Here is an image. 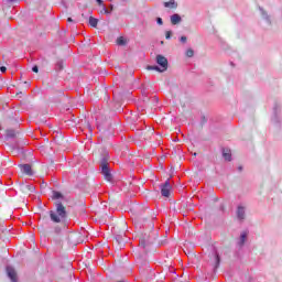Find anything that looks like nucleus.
I'll use <instances>...</instances> for the list:
<instances>
[{
	"mask_svg": "<svg viewBox=\"0 0 282 282\" xmlns=\"http://www.w3.org/2000/svg\"><path fill=\"white\" fill-rule=\"evenodd\" d=\"M161 45H164V42H163V41L161 42Z\"/></svg>",
	"mask_w": 282,
	"mask_h": 282,
	"instance_id": "2f4dec72",
	"label": "nucleus"
},
{
	"mask_svg": "<svg viewBox=\"0 0 282 282\" xmlns=\"http://www.w3.org/2000/svg\"><path fill=\"white\" fill-rule=\"evenodd\" d=\"M156 23H158L159 25H164V22L162 21V18H158V19H156Z\"/></svg>",
	"mask_w": 282,
	"mask_h": 282,
	"instance_id": "aec40b11",
	"label": "nucleus"
},
{
	"mask_svg": "<svg viewBox=\"0 0 282 282\" xmlns=\"http://www.w3.org/2000/svg\"><path fill=\"white\" fill-rule=\"evenodd\" d=\"M171 34H173V32L166 31V33H165V39H171Z\"/></svg>",
	"mask_w": 282,
	"mask_h": 282,
	"instance_id": "4be33fe9",
	"label": "nucleus"
},
{
	"mask_svg": "<svg viewBox=\"0 0 282 282\" xmlns=\"http://www.w3.org/2000/svg\"><path fill=\"white\" fill-rule=\"evenodd\" d=\"M89 24L91 25V28H98V19L90 17Z\"/></svg>",
	"mask_w": 282,
	"mask_h": 282,
	"instance_id": "ddd939ff",
	"label": "nucleus"
},
{
	"mask_svg": "<svg viewBox=\"0 0 282 282\" xmlns=\"http://www.w3.org/2000/svg\"><path fill=\"white\" fill-rule=\"evenodd\" d=\"M109 11H110V12H113V4H110V6H109Z\"/></svg>",
	"mask_w": 282,
	"mask_h": 282,
	"instance_id": "a878e982",
	"label": "nucleus"
},
{
	"mask_svg": "<svg viewBox=\"0 0 282 282\" xmlns=\"http://www.w3.org/2000/svg\"><path fill=\"white\" fill-rule=\"evenodd\" d=\"M186 56H187L188 58H193V56H195V51H193V48H188V50L186 51Z\"/></svg>",
	"mask_w": 282,
	"mask_h": 282,
	"instance_id": "4468645a",
	"label": "nucleus"
},
{
	"mask_svg": "<svg viewBox=\"0 0 282 282\" xmlns=\"http://www.w3.org/2000/svg\"><path fill=\"white\" fill-rule=\"evenodd\" d=\"M100 169L105 180H107V182H111V180H113V176L111 175V170L109 169V163L107 162V158L102 159L100 163Z\"/></svg>",
	"mask_w": 282,
	"mask_h": 282,
	"instance_id": "7ed1b4c3",
	"label": "nucleus"
},
{
	"mask_svg": "<svg viewBox=\"0 0 282 282\" xmlns=\"http://www.w3.org/2000/svg\"><path fill=\"white\" fill-rule=\"evenodd\" d=\"M164 8H171L172 10H175V8H177V2H175V0L164 2Z\"/></svg>",
	"mask_w": 282,
	"mask_h": 282,
	"instance_id": "f8f14e48",
	"label": "nucleus"
},
{
	"mask_svg": "<svg viewBox=\"0 0 282 282\" xmlns=\"http://www.w3.org/2000/svg\"><path fill=\"white\" fill-rule=\"evenodd\" d=\"M0 72H1L2 74H6V72H8V68H7L6 66H1V67H0Z\"/></svg>",
	"mask_w": 282,
	"mask_h": 282,
	"instance_id": "412c9836",
	"label": "nucleus"
},
{
	"mask_svg": "<svg viewBox=\"0 0 282 282\" xmlns=\"http://www.w3.org/2000/svg\"><path fill=\"white\" fill-rule=\"evenodd\" d=\"M14 135H17V132H14V130H8L7 131V137L8 138H14Z\"/></svg>",
	"mask_w": 282,
	"mask_h": 282,
	"instance_id": "f3484780",
	"label": "nucleus"
},
{
	"mask_svg": "<svg viewBox=\"0 0 282 282\" xmlns=\"http://www.w3.org/2000/svg\"><path fill=\"white\" fill-rule=\"evenodd\" d=\"M210 261L214 263V270H217L219 268V263H221V258L219 257V252L217 250H213L210 253Z\"/></svg>",
	"mask_w": 282,
	"mask_h": 282,
	"instance_id": "20e7f679",
	"label": "nucleus"
},
{
	"mask_svg": "<svg viewBox=\"0 0 282 282\" xmlns=\"http://www.w3.org/2000/svg\"><path fill=\"white\" fill-rule=\"evenodd\" d=\"M238 171H243V167H242V166H239V167H238Z\"/></svg>",
	"mask_w": 282,
	"mask_h": 282,
	"instance_id": "c756f323",
	"label": "nucleus"
},
{
	"mask_svg": "<svg viewBox=\"0 0 282 282\" xmlns=\"http://www.w3.org/2000/svg\"><path fill=\"white\" fill-rule=\"evenodd\" d=\"M156 63L159 66H148V69L150 70H155V72H166V69H169V59H166V57H164V55H156Z\"/></svg>",
	"mask_w": 282,
	"mask_h": 282,
	"instance_id": "f03ea898",
	"label": "nucleus"
},
{
	"mask_svg": "<svg viewBox=\"0 0 282 282\" xmlns=\"http://www.w3.org/2000/svg\"><path fill=\"white\" fill-rule=\"evenodd\" d=\"M117 45H127V41L124 40V37H119L117 40Z\"/></svg>",
	"mask_w": 282,
	"mask_h": 282,
	"instance_id": "2eb2a0df",
	"label": "nucleus"
},
{
	"mask_svg": "<svg viewBox=\"0 0 282 282\" xmlns=\"http://www.w3.org/2000/svg\"><path fill=\"white\" fill-rule=\"evenodd\" d=\"M56 69H58V72H61V69H63V62H57Z\"/></svg>",
	"mask_w": 282,
	"mask_h": 282,
	"instance_id": "a211bd4d",
	"label": "nucleus"
},
{
	"mask_svg": "<svg viewBox=\"0 0 282 282\" xmlns=\"http://www.w3.org/2000/svg\"><path fill=\"white\" fill-rule=\"evenodd\" d=\"M96 1H97L98 6H104L102 0H96Z\"/></svg>",
	"mask_w": 282,
	"mask_h": 282,
	"instance_id": "bb28decb",
	"label": "nucleus"
},
{
	"mask_svg": "<svg viewBox=\"0 0 282 282\" xmlns=\"http://www.w3.org/2000/svg\"><path fill=\"white\" fill-rule=\"evenodd\" d=\"M223 158H225L227 162H230V160H232V154L230 153L229 149H223Z\"/></svg>",
	"mask_w": 282,
	"mask_h": 282,
	"instance_id": "9b49d317",
	"label": "nucleus"
},
{
	"mask_svg": "<svg viewBox=\"0 0 282 282\" xmlns=\"http://www.w3.org/2000/svg\"><path fill=\"white\" fill-rule=\"evenodd\" d=\"M9 1V3H17V1H19V0H8Z\"/></svg>",
	"mask_w": 282,
	"mask_h": 282,
	"instance_id": "c85d7f7f",
	"label": "nucleus"
},
{
	"mask_svg": "<svg viewBox=\"0 0 282 282\" xmlns=\"http://www.w3.org/2000/svg\"><path fill=\"white\" fill-rule=\"evenodd\" d=\"M171 182H169V180L161 185V195L163 197H170L171 196Z\"/></svg>",
	"mask_w": 282,
	"mask_h": 282,
	"instance_id": "39448f33",
	"label": "nucleus"
},
{
	"mask_svg": "<svg viewBox=\"0 0 282 282\" xmlns=\"http://www.w3.org/2000/svg\"><path fill=\"white\" fill-rule=\"evenodd\" d=\"M246 241H248V231H242L238 240L239 248H243Z\"/></svg>",
	"mask_w": 282,
	"mask_h": 282,
	"instance_id": "0eeeda50",
	"label": "nucleus"
},
{
	"mask_svg": "<svg viewBox=\"0 0 282 282\" xmlns=\"http://www.w3.org/2000/svg\"><path fill=\"white\" fill-rule=\"evenodd\" d=\"M67 21L72 23L73 20H72V18H68Z\"/></svg>",
	"mask_w": 282,
	"mask_h": 282,
	"instance_id": "7c9ffc66",
	"label": "nucleus"
},
{
	"mask_svg": "<svg viewBox=\"0 0 282 282\" xmlns=\"http://www.w3.org/2000/svg\"><path fill=\"white\" fill-rule=\"evenodd\" d=\"M100 14H105V4H102V10L100 11Z\"/></svg>",
	"mask_w": 282,
	"mask_h": 282,
	"instance_id": "cd10ccee",
	"label": "nucleus"
},
{
	"mask_svg": "<svg viewBox=\"0 0 282 282\" xmlns=\"http://www.w3.org/2000/svg\"><path fill=\"white\" fill-rule=\"evenodd\" d=\"M140 246H142V248H147V243L144 242V240H140Z\"/></svg>",
	"mask_w": 282,
	"mask_h": 282,
	"instance_id": "b1692460",
	"label": "nucleus"
},
{
	"mask_svg": "<svg viewBox=\"0 0 282 282\" xmlns=\"http://www.w3.org/2000/svg\"><path fill=\"white\" fill-rule=\"evenodd\" d=\"M170 21H171L172 25H177V24L182 23V17H180V14H177V13H174L171 15Z\"/></svg>",
	"mask_w": 282,
	"mask_h": 282,
	"instance_id": "1a4fd4ad",
	"label": "nucleus"
},
{
	"mask_svg": "<svg viewBox=\"0 0 282 282\" xmlns=\"http://www.w3.org/2000/svg\"><path fill=\"white\" fill-rule=\"evenodd\" d=\"M50 217L54 224H62V221L67 219V210L65 209V206H63V203H56V210H51Z\"/></svg>",
	"mask_w": 282,
	"mask_h": 282,
	"instance_id": "f257e3e1",
	"label": "nucleus"
},
{
	"mask_svg": "<svg viewBox=\"0 0 282 282\" xmlns=\"http://www.w3.org/2000/svg\"><path fill=\"white\" fill-rule=\"evenodd\" d=\"M104 14H111V11L104 6Z\"/></svg>",
	"mask_w": 282,
	"mask_h": 282,
	"instance_id": "6ab92c4d",
	"label": "nucleus"
},
{
	"mask_svg": "<svg viewBox=\"0 0 282 282\" xmlns=\"http://www.w3.org/2000/svg\"><path fill=\"white\" fill-rule=\"evenodd\" d=\"M7 274L11 282H19V278L17 276V271L12 267H7Z\"/></svg>",
	"mask_w": 282,
	"mask_h": 282,
	"instance_id": "423d86ee",
	"label": "nucleus"
},
{
	"mask_svg": "<svg viewBox=\"0 0 282 282\" xmlns=\"http://www.w3.org/2000/svg\"><path fill=\"white\" fill-rule=\"evenodd\" d=\"M237 217L238 219H240V221H243V219H246V208L243 206H238Z\"/></svg>",
	"mask_w": 282,
	"mask_h": 282,
	"instance_id": "6e6552de",
	"label": "nucleus"
},
{
	"mask_svg": "<svg viewBox=\"0 0 282 282\" xmlns=\"http://www.w3.org/2000/svg\"><path fill=\"white\" fill-rule=\"evenodd\" d=\"M63 197V194L61 192H53V199H61Z\"/></svg>",
	"mask_w": 282,
	"mask_h": 282,
	"instance_id": "dca6fc26",
	"label": "nucleus"
},
{
	"mask_svg": "<svg viewBox=\"0 0 282 282\" xmlns=\"http://www.w3.org/2000/svg\"><path fill=\"white\" fill-rule=\"evenodd\" d=\"M181 43H186V36H181Z\"/></svg>",
	"mask_w": 282,
	"mask_h": 282,
	"instance_id": "393cba45",
	"label": "nucleus"
},
{
	"mask_svg": "<svg viewBox=\"0 0 282 282\" xmlns=\"http://www.w3.org/2000/svg\"><path fill=\"white\" fill-rule=\"evenodd\" d=\"M32 72H34L35 74H39V66H33Z\"/></svg>",
	"mask_w": 282,
	"mask_h": 282,
	"instance_id": "5701e85b",
	"label": "nucleus"
},
{
	"mask_svg": "<svg viewBox=\"0 0 282 282\" xmlns=\"http://www.w3.org/2000/svg\"><path fill=\"white\" fill-rule=\"evenodd\" d=\"M20 166H21V171H23L25 173V175H33L31 164H24V165H20Z\"/></svg>",
	"mask_w": 282,
	"mask_h": 282,
	"instance_id": "9d476101",
	"label": "nucleus"
}]
</instances>
